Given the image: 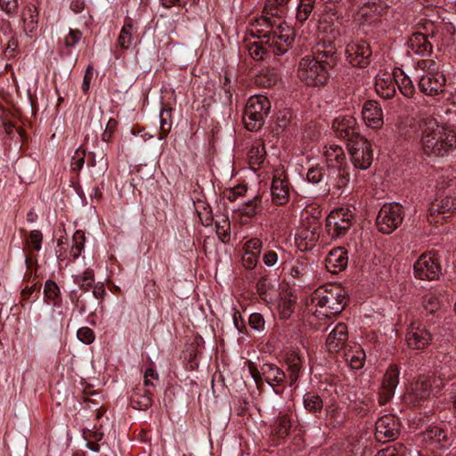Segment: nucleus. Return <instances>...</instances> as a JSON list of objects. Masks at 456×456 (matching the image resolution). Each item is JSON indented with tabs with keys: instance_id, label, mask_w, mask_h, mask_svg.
I'll return each mask as SVG.
<instances>
[{
	"instance_id": "1",
	"label": "nucleus",
	"mask_w": 456,
	"mask_h": 456,
	"mask_svg": "<svg viewBox=\"0 0 456 456\" xmlns=\"http://www.w3.org/2000/svg\"><path fill=\"white\" fill-rule=\"evenodd\" d=\"M283 10L274 4H266L262 15L249 26V33L258 40L248 45L249 54L256 60L279 56L288 52L294 42V30L284 21Z\"/></svg>"
},
{
	"instance_id": "2",
	"label": "nucleus",
	"mask_w": 456,
	"mask_h": 456,
	"mask_svg": "<svg viewBox=\"0 0 456 456\" xmlns=\"http://www.w3.org/2000/svg\"><path fill=\"white\" fill-rule=\"evenodd\" d=\"M336 64V47L321 49L318 45L314 56L307 55L298 63L297 76L307 86L325 85L329 78V70Z\"/></svg>"
},
{
	"instance_id": "3",
	"label": "nucleus",
	"mask_w": 456,
	"mask_h": 456,
	"mask_svg": "<svg viewBox=\"0 0 456 456\" xmlns=\"http://www.w3.org/2000/svg\"><path fill=\"white\" fill-rule=\"evenodd\" d=\"M421 146L428 156L444 157L456 148V133L428 118L421 126Z\"/></svg>"
},
{
	"instance_id": "4",
	"label": "nucleus",
	"mask_w": 456,
	"mask_h": 456,
	"mask_svg": "<svg viewBox=\"0 0 456 456\" xmlns=\"http://www.w3.org/2000/svg\"><path fill=\"white\" fill-rule=\"evenodd\" d=\"M311 301L315 307L314 314L317 317L330 318L345 308L347 294L345 289L338 284H327L314 291Z\"/></svg>"
},
{
	"instance_id": "5",
	"label": "nucleus",
	"mask_w": 456,
	"mask_h": 456,
	"mask_svg": "<svg viewBox=\"0 0 456 456\" xmlns=\"http://www.w3.org/2000/svg\"><path fill=\"white\" fill-rule=\"evenodd\" d=\"M271 102L266 96L257 94L251 96L246 104L243 120L249 131L257 130L264 124V119L269 113Z\"/></svg>"
},
{
	"instance_id": "6",
	"label": "nucleus",
	"mask_w": 456,
	"mask_h": 456,
	"mask_svg": "<svg viewBox=\"0 0 456 456\" xmlns=\"http://www.w3.org/2000/svg\"><path fill=\"white\" fill-rule=\"evenodd\" d=\"M418 66L425 71L419 81V87L427 95H436L442 93L445 86L444 74L436 70V62L432 60H423Z\"/></svg>"
},
{
	"instance_id": "7",
	"label": "nucleus",
	"mask_w": 456,
	"mask_h": 456,
	"mask_svg": "<svg viewBox=\"0 0 456 456\" xmlns=\"http://www.w3.org/2000/svg\"><path fill=\"white\" fill-rule=\"evenodd\" d=\"M403 220V208L399 203H388L382 206L376 218L378 230L390 234L399 227Z\"/></svg>"
},
{
	"instance_id": "8",
	"label": "nucleus",
	"mask_w": 456,
	"mask_h": 456,
	"mask_svg": "<svg viewBox=\"0 0 456 456\" xmlns=\"http://www.w3.org/2000/svg\"><path fill=\"white\" fill-rule=\"evenodd\" d=\"M354 215L349 208H340L330 211L326 218L327 232L332 239L345 236L353 224Z\"/></svg>"
},
{
	"instance_id": "9",
	"label": "nucleus",
	"mask_w": 456,
	"mask_h": 456,
	"mask_svg": "<svg viewBox=\"0 0 456 456\" xmlns=\"http://www.w3.org/2000/svg\"><path fill=\"white\" fill-rule=\"evenodd\" d=\"M351 161L354 167L362 170L369 168L373 160L370 142L361 135L355 136L347 143Z\"/></svg>"
},
{
	"instance_id": "10",
	"label": "nucleus",
	"mask_w": 456,
	"mask_h": 456,
	"mask_svg": "<svg viewBox=\"0 0 456 456\" xmlns=\"http://www.w3.org/2000/svg\"><path fill=\"white\" fill-rule=\"evenodd\" d=\"M414 274L419 280L434 281L439 278L442 268L436 256L421 255L413 266Z\"/></svg>"
},
{
	"instance_id": "11",
	"label": "nucleus",
	"mask_w": 456,
	"mask_h": 456,
	"mask_svg": "<svg viewBox=\"0 0 456 456\" xmlns=\"http://www.w3.org/2000/svg\"><path fill=\"white\" fill-rule=\"evenodd\" d=\"M318 31L323 34V45H320L321 48L328 49L333 46L332 43L335 42L342 34L340 23L334 13H326L319 20Z\"/></svg>"
},
{
	"instance_id": "12",
	"label": "nucleus",
	"mask_w": 456,
	"mask_h": 456,
	"mask_svg": "<svg viewBox=\"0 0 456 456\" xmlns=\"http://www.w3.org/2000/svg\"><path fill=\"white\" fill-rule=\"evenodd\" d=\"M436 379L431 376H419L411 385L407 400L412 405L422 404L433 392V384Z\"/></svg>"
},
{
	"instance_id": "13",
	"label": "nucleus",
	"mask_w": 456,
	"mask_h": 456,
	"mask_svg": "<svg viewBox=\"0 0 456 456\" xmlns=\"http://www.w3.org/2000/svg\"><path fill=\"white\" fill-rule=\"evenodd\" d=\"M346 56L352 66L365 68L370 64L371 50L364 41L352 42L346 45Z\"/></svg>"
},
{
	"instance_id": "14",
	"label": "nucleus",
	"mask_w": 456,
	"mask_h": 456,
	"mask_svg": "<svg viewBox=\"0 0 456 456\" xmlns=\"http://www.w3.org/2000/svg\"><path fill=\"white\" fill-rule=\"evenodd\" d=\"M403 75L401 69H395L393 73L387 71H380L375 77V90L376 93L385 99L392 98L396 92L395 77Z\"/></svg>"
},
{
	"instance_id": "15",
	"label": "nucleus",
	"mask_w": 456,
	"mask_h": 456,
	"mask_svg": "<svg viewBox=\"0 0 456 456\" xmlns=\"http://www.w3.org/2000/svg\"><path fill=\"white\" fill-rule=\"evenodd\" d=\"M456 211V199L452 196L436 199L429 208V222L438 223Z\"/></svg>"
},
{
	"instance_id": "16",
	"label": "nucleus",
	"mask_w": 456,
	"mask_h": 456,
	"mask_svg": "<svg viewBox=\"0 0 456 456\" xmlns=\"http://www.w3.org/2000/svg\"><path fill=\"white\" fill-rule=\"evenodd\" d=\"M399 434L397 419L393 415H384L376 422L375 437L379 442L394 440Z\"/></svg>"
},
{
	"instance_id": "17",
	"label": "nucleus",
	"mask_w": 456,
	"mask_h": 456,
	"mask_svg": "<svg viewBox=\"0 0 456 456\" xmlns=\"http://www.w3.org/2000/svg\"><path fill=\"white\" fill-rule=\"evenodd\" d=\"M405 339L410 348L421 350L430 344L432 336L424 325L413 322L408 328Z\"/></svg>"
},
{
	"instance_id": "18",
	"label": "nucleus",
	"mask_w": 456,
	"mask_h": 456,
	"mask_svg": "<svg viewBox=\"0 0 456 456\" xmlns=\"http://www.w3.org/2000/svg\"><path fill=\"white\" fill-rule=\"evenodd\" d=\"M356 124V119L353 116L340 115L334 119L332 128L338 137L347 139L349 142L359 135Z\"/></svg>"
},
{
	"instance_id": "19",
	"label": "nucleus",
	"mask_w": 456,
	"mask_h": 456,
	"mask_svg": "<svg viewBox=\"0 0 456 456\" xmlns=\"http://www.w3.org/2000/svg\"><path fill=\"white\" fill-rule=\"evenodd\" d=\"M400 370L397 366H390L384 375L379 391V403H387L394 395L395 389L399 383Z\"/></svg>"
},
{
	"instance_id": "20",
	"label": "nucleus",
	"mask_w": 456,
	"mask_h": 456,
	"mask_svg": "<svg viewBox=\"0 0 456 456\" xmlns=\"http://www.w3.org/2000/svg\"><path fill=\"white\" fill-rule=\"evenodd\" d=\"M362 116L369 127L379 128L383 125V111L380 104L374 101H366L362 109Z\"/></svg>"
},
{
	"instance_id": "21",
	"label": "nucleus",
	"mask_w": 456,
	"mask_h": 456,
	"mask_svg": "<svg viewBox=\"0 0 456 456\" xmlns=\"http://www.w3.org/2000/svg\"><path fill=\"white\" fill-rule=\"evenodd\" d=\"M271 194L273 202L276 205L285 204L289 197V183L283 174L277 172L273 178Z\"/></svg>"
},
{
	"instance_id": "22",
	"label": "nucleus",
	"mask_w": 456,
	"mask_h": 456,
	"mask_svg": "<svg viewBox=\"0 0 456 456\" xmlns=\"http://www.w3.org/2000/svg\"><path fill=\"white\" fill-rule=\"evenodd\" d=\"M348 339L347 327L345 323H338L329 333L326 339V346L330 352L341 350Z\"/></svg>"
},
{
	"instance_id": "23",
	"label": "nucleus",
	"mask_w": 456,
	"mask_h": 456,
	"mask_svg": "<svg viewBox=\"0 0 456 456\" xmlns=\"http://www.w3.org/2000/svg\"><path fill=\"white\" fill-rule=\"evenodd\" d=\"M348 263L347 252L344 248L332 249L325 259L327 270L332 273H338L346 269Z\"/></svg>"
},
{
	"instance_id": "24",
	"label": "nucleus",
	"mask_w": 456,
	"mask_h": 456,
	"mask_svg": "<svg viewBox=\"0 0 456 456\" xmlns=\"http://www.w3.org/2000/svg\"><path fill=\"white\" fill-rule=\"evenodd\" d=\"M407 45L409 52L419 56H428L433 51V46L427 36L419 32H415L411 36Z\"/></svg>"
},
{
	"instance_id": "25",
	"label": "nucleus",
	"mask_w": 456,
	"mask_h": 456,
	"mask_svg": "<svg viewBox=\"0 0 456 456\" xmlns=\"http://www.w3.org/2000/svg\"><path fill=\"white\" fill-rule=\"evenodd\" d=\"M319 239V233L316 226L303 228L296 236L297 247L302 251H306L315 245Z\"/></svg>"
},
{
	"instance_id": "26",
	"label": "nucleus",
	"mask_w": 456,
	"mask_h": 456,
	"mask_svg": "<svg viewBox=\"0 0 456 456\" xmlns=\"http://www.w3.org/2000/svg\"><path fill=\"white\" fill-rule=\"evenodd\" d=\"M261 373L264 375L265 381L273 388L281 386L286 379L285 372L273 363H264Z\"/></svg>"
},
{
	"instance_id": "27",
	"label": "nucleus",
	"mask_w": 456,
	"mask_h": 456,
	"mask_svg": "<svg viewBox=\"0 0 456 456\" xmlns=\"http://www.w3.org/2000/svg\"><path fill=\"white\" fill-rule=\"evenodd\" d=\"M24 31L27 35L32 36L37 28L38 22V12L35 5L29 4L23 8L21 12Z\"/></svg>"
},
{
	"instance_id": "28",
	"label": "nucleus",
	"mask_w": 456,
	"mask_h": 456,
	"mask_svg": "<svg viewBox=\"0 0 456 456\" xmlns=\"http://www.w3.org/2000/svg\"><path fill=\"white\" fill-rule=\"evenodd\" d=\"M422 441L436 444L437 448H444L442 442L446 440V433L439 427L433 426L428 428L423 433H421Z\"/></svg>"
},
{
	"instance_id": "29",
	"label": "nucleus",
	"mask_w": 456,
	"mask_h": 456,
	"mask_svg": "<svg viewBox=\"0 0 456 456\" xmlns=\"http://www.w3.org/2000/svg\"><path fill=\"white\" fill-rule=\"evenodd\" d=\"M286 363L288 365L289 386H293L299 378L302 360L297 353L290 352L287 354Z\"/></svg>"
},
{
	"instance_id": "30",
	"label": "nucleus",
	"mask_w": 456,
	"mask_h": 456,
	"mask_svg": "<svg viewBox=\"0 0 456 456\" xmlns=\"http://www.w3.org/2000/svg\"><path fill=\"white\" fill-rule=\"evenodd\" d=\"M365 357V353L360 346H355L354 348L345 352V360L353 370H360L362 368Z\"/></svg>"
},
{
	"instance_id": "31",
	"label": "nucleus",
	"mask_w": 456,
	"mask_h": 456,
	"mask_svg": "<svg viewBox=\"0 0 456 456\" xmlns=\"http://www.w3.org/2000/svg\"><path fill=\"white\" fill-rule=\"evenodd\" d=\"M131 403L134 408L138 410L148 409L152 403L151 392L149 388H137L131 396Z\"/></svg>"
},
{
	"instance_id": "32",
	"label": "nucleus",
	"mask_w": 456,
	"mask_h": 456,
	"mask_svg": "<svg viewBox=\"0 0 456 456\" xmlns=\"http://www.w3.org/2000/svg\"><path fill=\"white\" fill-rule=\"evenodd\" d=\"M280 80L279 74L273 69H262L256 77V83L263 87L275 86Z\"/></svg>"
},
{
	"instance_id": "33",
	"label": "nucleus",
	"mask_w": 456,
	"mask_h": 456,
	"mask_svg": "<svg viewBox=\"0 0 456 456\" xmlns=\"http://www.w3.org/2000/svg\"><path fill=\"white\" fill-rule=\"evenodd\" d=\"M136 29L128 21L124 24L118 38V45L123 49H128L134 44V33Z\"/></svg>"
},
{
	"instance_id": "34",
	"label": "nucleus",
	"mask_w": 456,
	"mask_h": 456,
	"mask_svg": "<svg viewBox=\"0 0 456 456\" xmlns=\"http://www.w3.org/2000/svg\"><path fill=\"white\" fill-rule=\"evenodd\" d=\"M159 139L162 140L170 133L173 120L172 109L170 107H163L159 112Z\"/></svg>"
},
{
	"instance_id": "35",
	"label": "nucleus",
	"mask_w": 456,
	"mask_h": 456,
	"mask_svg": "<svg viewBox=\"0 0 456 456\" xmlns=\"http://www.w3.org/2000/svg\"><path fill=\"white\" fill-rule=\"evenodd\" d=\"M324 156L329 166L332 165V162H336L340 166L346 158L342 147L336 144H330L329 147L326 146Z\"/></svg>"
},
{
	"instance_id": "36",
	"label": "nucleus",
	"mask_w": 456,
	"mask_h": 456,
	"mask_svg": "<svg viewBox=\"0 0 456 456\" xmlns=\"http://www.w3.org/2000/svg\"><path fill=\"white\" fill-rule=\"evenodd\" d=\"M305 408L313 413L320 412L323 408L322 398L314 393H306L303 398Z\"/></svg>"
},
{
	"instance_id": "37",
	"label": "nucleus",
	"mask_w": 456,
	"mask_h": 456,
	"mask_svg": "<svg viewBox=\"0 0 456 456\" xmlns=\"http://www.w3.org/2000/svg\"><path fill=\"white\" fill-rule=\"evenodd\" d=\"M265 149L262 142H256L248 151V156L251 165H260L265 158Z\"/></svg>"
},
{
	"instance_id": "38",
	"label": "nucleus",
	"mask_w": 456,
	"mask_h": 456,
	"mask_svg": "<svg viewBox=\"0 0 456 456\" xmlns=\"http://www.w3.org/2000/svg\"><path fill=\"white\" fill-rule=\"evenodd\" d=\"M85 240H86V237H85L84 232L81 231H76V232L74 233V235L72 237L70 250H69V255L73 260L77 259L80 256V254L84 248Z\"/></svg>"
},
{
	"instance_id": "39",
	"label": "nucleus",
	"mask_w": 456,
	"mask_h": 456,
	"mask_svg": "<svg viewBox=\"0 0 456 456\" xmlns=\"http://www.w3.org/2000/svg\"><path fill=\"white\" fill-rule=\"evenodd\" d=\"M216 232L218 238L223 242H227L230 240V221L226 216H219L215 221Z\"/></svg>"
},
{
	"instance_id": "40",
	"label": "nucleus",
	"mask_w": 456,
	"mask_h": 456,
	"mask_svg": "<svg viewBox=\"0 0 456 456\" xmlns=\"http://www.w3.org/2000/svg\"><path fill=\"white\" fill-rule=\"evenodd\" d=\"M261 205V197L258 195H256L253 199L248 200L246 201L240 208L239 210L243 216H246L248 217H252L256 216L259 209Z\"/></svg>"
},
{
	"instance_id": "41",
	"label": "nucleus",
	"mask_w": 456,
	"mask_h": 456,
	"mask_svg": "<svg viewBox=\"0 0 456 456\" xmlns=\"http://www.w3.org/2000/svg\"><path fill=\"white\" fill-rule=\"evenodd\" d=\"M291 428V420L286 415H280L275 423L274 428L273 430V434L278 437L283 438L288 436L289 429Z\"/></svg>"
},
{
	"instance_id": "42",
	"label": "nucleus",
	"mask_w": 456,
	"mask_h": 456,
	"mask_svg": "<svg viewBox=\"0 0 456 456\" xmlns=\"http://www.w3.org/2000/svg\"><path fill=\"white\" fill-rule=\"evenodd\" d=\"M399 77H400V74H399ZM401 77H402V78L400 80H398V77H395L396 87H398L400 92L405 97L410 98V97L413 96V94L415 93V88H414L411 79L408 76H405L403 73V75H401Z\"/></svg>"
},
{
	"instance_id": "43",
	"label": "nucleus",
	"mask_w": 456,
	"mask_h": 456,
	"mask_svg": "<svg viewBox=\"0 0 456 456\" xmlns=\"http://www.w3.org/2000/svg\"><path fill=\"white\" fill-rule=\"evenodd\" d=\"M315 0H300L297 11V20L303 22L306 20L314 10Z\"/></svg>"
},
{
	"instance_id": "44",
	"label": "nucleus",
	"mask_w": 456,
	"mask_h": 456,
	"mask_svg": "<svg viewBox=\"0 0 456 456\" xmlns=\"http://www.w3.org/2000/svg\"><path fill=\"white\" fill-rule=\"evenodd\" d=\"M74 281L81 289H88L93 286L94 281V274L93 270L86 269L81 275H77L74 279Z\"/></svg>"
},
{
	"instance_id": "45",
	"label": "nucleus",
	"mask_w": 456,
	"mask_h": 456,
	"mask_svg": "<svg viewBox=\"0 0 456 456\" xmlns=\"http://www.w3.org/2000/svg\"><path fill=\"white\" fill-rule=\"evenodd\" d=\"M45 297L47 300L54 301L60 295V289L55 281L48 280L44 288Z\"/></svg>"
},
{
	"instance_id": "46",
	"label": "nucleus",
	"mask_w": 456,
	"mask_h": 456,
	"mask_svg": "<svg viewBox=\"0 0 456 456\" xmlns=\"http://www.w3.org/2000/svg\"><path fill=\"white\" fill-rule=\"evenodd\" d=\"M85 159H86V151L82 149H77L70 162V167L72 171L79 172L85 164Z\"/></svg>"
},
{
	"instance_id": "47",
	"label": "nucleus",
	"mask_w": 456,
	"mask_h": 456,
	"mask_svg": "<svg viewBox=\"0 0 456 456\" xmlns=\"http://www.w3.org/2000/svg\"><path fill=\"white\" fill-rule=\"evenodd\" d=\"M326 175V170L324 167L316 166L314 167H311L307 174L306 178L309 182L313 183H320L324 175Z\"/></svg>"
},
{
	"instance_id": "48",
	"label": "nucleus",
	"mask_w": 456,
	"mask_h": 456,
	"mask_svg": "<svg viewBox=\"0 0 456 456\" xmlns=\"http://www.w3.org/2000/svg\"><path fill=\"white\" fill-rule=\"evenodd\" d=\"M42 240V232L38 230H33L30 232L29 237L27 240V245L29 248L39 251L41 249Z\"/></svg>"
},
{
	"instance_id": "49",
	"label": "nucleus",
	"mask_w": 456,
	"mask_h": 456,
	"mask_svg": "<svg viewBox=\"0 0 456 456\" xmlns=\"http://www.w3.org/2000/svg\"><path fill=\"white\" fill-rule=\"evenodd\" d=\"M77 338L84 344L89 345L94 340V333L88 327H82L77 332Z\"/></svg>"
},
{
	"instance_id": "50",
	"label": "nucleus",
	"mask_w": 456,
	"mask_h": 456,
	"mask_svg": "<svg viewBox=\"0 0 456 456\" xmlns=\"http://www.w3.org/2000/svg\"><path fill=\"white\" fill-rule=\"evenodd\" d=\"M423 306L426 311L433 314L439 309L440 303L436 296L430 295L424 298Z\"/></svg>"
},
{
	"instance_id": "51",
	"label": "nucleus",
	"mask_w": 456,
	"mask_h": 456,
	"mask_svg": "<svg viewBox=\"0 0 456 456\" xmlns=\"http://www.w3.org/2000/svg\"><path fill=\"white\" fill-rule=\"evenodd\" d=\"M291 113L289 110L280 111L276 118L277 128L284 130L289 125Z\"/></svg>"
},
{
	"instance_id": "52",
	"label": "nucleus",
	"mask_w": 456,
	"mask_h": 456,
	"mask_svg": "<svg viewBox=\"0 0 456 456\" xmlns=\"http://www.w3.org/2000/svg\"><path fill=\"white\" fill-rule=\"evenodd\" d=\"M308 273V265L304 262H297L290 270V274L294 278H302Z\"/></svg>"
},
{
	"instance_id": "53",
	"label": "nucleus",
	"mask_w": 456,
	"mask_h": 456,
	"mask_svg": "<svg viewBox=\"0 0 456 456\" xmlns=\"http://www.w3.org/2000/svg\"><path fill=\"white\" fill-rule=\"evenodd\" d=\"M82 34L78 29H69L64 38V44L67 47L75 46L81 39Z\"/></svg>"
},
{
	"instance_id": "54",
	"label": "nucleus",
	"mask_w": 456,
	"mask_h": 456,
	"mask_svg": "<svg viewBox=\"0 0 456 456\" xmlns=\"http://www.w3.org/2000/svg\"><path fill=\"white\" fill-rule=\"evenodd\" d=\"M249 326L255 330H263L265 327V320L262 314L258 313L251 314L248 319Z\"/></svg>"
},
{
	"instance_id": "55",
	"label": "nucleus",
	"mask_w": 456,
	"mask_h": 456,
	"mask_svg": "<svg viewBox=\"0 0 456 456\" xmlns=\"http://www.w3.org/2000/svg\"><path fill=\"white\" fill-rule=\"evenodd\" d=\"M261 248H262V241L257 238H254V239L248 240L245 243L244 251L249 252V253H254L255 255L259 256Z\"/></svg>"
},
{
	"instance_id": "56",
	"label": "nucleus",
	"mask_w": 456,
	"mask_h": 456,
	"mask_svg": "<svg viewBox=\"0 0 456 456\" xmlns=\"http://www.w3.org/2000/svg\"><path fill=\"white\" fill-rule=\"evenodd\" d=\"M241 261L245 268L251 270L257 264L258 255L244 251Z\"/></svg>"
},
{
	"instance_id": "57",
	"label": "nucleus",
	"mask_w": 456,
	"mask_h": 456,
	"mask_svg": "<svg viewBox=\"0 0 456 456\" xmlns=\"http://www.w3.org/2000/svg\"><path fill=\"white\" fill-rule=\"evenodd\" d=\"M159 379V374L158 372L152 369V368H148L146 369L145 372H144V386L149 388L151 387H155V382L154 381H157Z\"/></svg>"
},
{
	"instance_id": "58",
	"label": "nucleus",
	"mask_w": 456,
	"mask_h": 456,
	"mask_svg": "<svg viewBox=\"0 0 456 456\" xmlns=\"http://www.w3.org/2000/svg\"><path fill=\"white\" fill-rule=\"evenodd\" d=\"M0 7L7 14H12L16 12L18 8L17 0H0Z\"/></svg>"
},
{
	"instance_id": "59",
	"label": "nucleus",
	"mask_w": 456,
	"mask_h": 456,
	"mask_svg": "<svg viewBox=\"0 0 456 456\" xmlns=\"http://www.w3.org/2000/svg\"><path fill=\"white\" fill-rule=\"evenodd\" d=\"M263 262L268 267L273 266L278 262V255L273 250H266L263 256Z\"/></svg>"
},
{
	"instance_id": "60",
	"label": "nucleus",
	"mask_w": 456,
	"mask_h": 456,
	"mask_svg": "<svg viewBox=\"0 0 456 456\" xmlns=\"http://www.w3.org/2000/svg\"><path fill=\"white\" fill-rule=\"evenodd\" d=\"M338 174L337 185L340 188L346 186L349 182L348 172H346V169L342 168L340 166L338 167Z\"/></svg>"
},
{
	"instance_id": "61",
	"label": "nucleus",
	"mask_w": 456,
	"mask_h": 456,
	"mask_svg": "<svg viewBox=\"0 0 456 456\" xmlns=\"http://www.w3.org/2000/svg\"><path fill=\"white\" fill-rule=\"evenodd\" d=\"M17 48H18V41L13 37L9 39L7 45L5 47V51H4L5 55L8 58L13 57L15 55Z\"/></svg>"
},
{
	"instance_id": "62",
	"label": "nucleus",
	"mask_w": 456,
	"mask_h": 456,
	"mask_svg": "<svg viewBox=\"0 0 456 456\" xmlns=\"http://www.w3.org/2000/svg\"><path fill=\"white\" fill-rule=\"evenodd\" d=\"M401 450L402 448L398 450L395 446L387 447L379 451L377 456H404V453L402 452Z\"/></svg>"
},
{
	"instance_id": "63",
	"label": "nucleus",
	"mask_w": 456,
	"mask_h": 456,
	"mask_svg": "<svg viewBox=\"0 0 456 456\" xmlns=\"http://www.w3.org/2000/svg\"><path fill=\"white\" fill-rule=\"evenodd\" d=\"M94 71L92 67H88L86 70L84 78H83V84H82V90L84 92H86L90 87V83L93 78Z\"/></svg>"
},
{
	"instance_id": "64",
	"label": "nucleus",
	"mask_w": 456,
	"mask_h": 456,
	"mask_svg": "<svg viewBox=\"0 0 456 456\" xmlns=\"http://www.w3.org/2000/svg\"><path fill=\"white\" fill-rule=\"evenodd\" d=\"M261 371L262 366L260 367V369H257L256 367L252 365L249 366V372L256 384H259L260 381L265 380L264 375L261 373Z\"/></svg>"
}]
</instances>
